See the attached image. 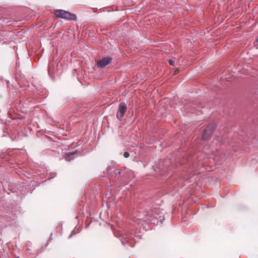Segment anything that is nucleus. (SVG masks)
<instances>
[{
  "instance_id": "nucleus-1",
  "label": "nucleus",
  "mask_w": 258,
  "mask_h": 258,
  "mask_svg": "<svg viewBox=\"0 0 258 258\" xmlns=\"http://www.w3.org/2000/svg\"><path fill=\"white\" fill-rule=\"evenodd\" d=\"M53 14L58 18L64 19L68 20H76L77 19V17L75 14L62 10H56L54 11Z\"/></svg>"
},
{
  "instance_id": "nucleus-2",
  "label": "nucleus",
  "mask_w": 258,
  "mask_h": 258,
  "mask_svg": "<svg viewBox=\"0 0 258 258\" xmlns=\"http://www.w3.org/2000/svg\"><path fill=\"white\" fill-rule=\"evenodd\" d=\"M215 128L216 125L214 123H212L208 125L204 131L202 139L203 140H207L213 133Z\"/></svg>"
},
{
  "instance_id": "nucleus-3",
  "label": "nucleus",
  "mask_w": 258,
  "mask_h": 258,
  "mask_svg": "<svg viewBox=\"0 0 258 258\" xmlns=\"http://www.w3.org/2000/svg\"><path fill=\"white\" fill-rule=\"evenodd\" d=\"M127 110V106L125 103L121 102L118 105L116 113V118L121 120Z\"/></svg>"
},
{
  "instance_id": "nucleus-4",
  "label": "nucleus",
  "mask_w": 258,
  "mask_h": 258,
  "mask_svg": "<svg viewBox=\"0 0 258 258\" xmlns=\"http://www.w3.org/2000/svg\"><path fill=\"white\" fill-rule=\"evenodd\" d=\"M112 59V58L110 57H103L102 59L97 62V66L98 68H104L107 64L110 63Z\"/></svg>"
},
{
  "instance_id": "nucleus-5",
  "label": "nucleus",
  "mask_w": 258,
  "mask_h": 258,
  "mask_svg": "<svg viewBox=\"0 0 258 258\" xmlns=\"http://www.w3.org/2000/svg\"><path fill=\"white\" fill-rule=\"evenodd\" d=\"M76 152H70L65 155L64 159L67 161H70L74 158Z\"/></svg>"
},
{
  "instance_id": "nucleus-6",
  "label": "nucleus",
  "mask_w": 258,
  "mask_h": 258,
  "mask_svg": "<svg viewBox=\"0 0 258 258\" xmlns=\"http://www.w3.org/2000/svg\"><path fill=\"white\" fill-rule=\"evenodd\" d=\"M153 218H157V217L155 214H151V215L150 214H147L144 220L152 221Z\"/></svg>"
},
{
  "instance_id": "nucleus-7",
  "label": "nucleus",
  "mask_w": 258,
  "mask_h": 258,
  "mask_svg": "<svg viewBox=\"0 0 258 258\" xmlns=\"http://www.w3.org/2000/svg\"><path fill=\"white\" fill-rule=\"evenodd\" d=\"M168 62L171 66H174L175 65V61H174V60H173L172 59H169Z\"/></svg>"
},
{
  "instance_id": "nucleus-8",
  "label": "nucleus",
  "mask_w": 258,
  "mask_h": 258,
  "mask_svg": "<svg viewBox=\"0 0 258 258\" xmlns=\"http://www.w3.org/2000/svg\"><path fill=\"white\" fill-rule=\"evenodd\" d=\"M123 156H124V158H127L129 157V156H130V154H129V153H128V152H124V153H123Z\"/></svg>"
},
{
  "instance_id": "nucleus-9",
  "label": "nucleus",
  "mask_w": 258,
  "mask_h": 258,
  "mask_svg": "<svg viewBox=\"0 0 258 258\" xmlns=\"http://www.w3.org/2000/svg\"><path fill=\"white\" fill-rule=\"evenodd\" d=\"M179 72V70L178 69H177L175 70L174 72V74H177Z\"/></svg>"
},
{
  "instance_id": "nucleus-10",
  "label": "nucleus",
  "mask_w": 258,
  "mask_h": 258,
  "mask_svg": "<svg viewBox=\"0 0 258 258\" xmlns=\"http://www.w3.org/2000/svg\"><path fill=\"white\" fill-rule=\"evenodd\" d=\"M26 250H27V251H30V248H26Z\"/></svg>"
},
{
  "instance_id": "nucleus-11",
  "label": "nucleus",
  "mask_w": 258,
  "mask_h": 258,
  "mask_svg": "<svg viewBox=\"0 0 258 258\" xmlns=\"http://www.w3.org/2000/svg\"><path fill=\"white\" fill-rule=\"evenodd\" d=\"M116 171H117L119 174V173H120V171L119 170H116Z\"/></svg>"
},
{
  "instance_id": "nucleus-12",
  "label": "nucleus",
  "mask_w": 258,
  "mask_h": 258,
  "mask_svg": "<svg viewBox=\"0 0 258 258\" xmlns=\"http://www.w3.org/2000/svg\"><path fill=\"white\" fill-rule=\"evenodd\" d=\"M256 42L258 44V38L256 39Z\"/></svg>"
}]
</instances>
